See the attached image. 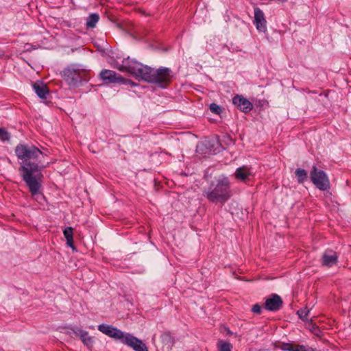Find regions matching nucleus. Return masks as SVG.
I'll return each instance as SVG.
<instances>
[{
    "label": "nucleus",
    "mask_w": 351,
    "mask_h": 351,
    "mask_svg": "<svg viewBox=\"0 0 351 351\" xmlns=\"http://www.w3.org/2000/svg\"><path fill=\"white\" fill-rule=\"evenodd\" d=\"M15 153L18 158L22 160L20 171L23 180L28 186L33 198L40 203L44 199L40 190L43 175L37 164L28 161L38 158L42 152L34 146L20 144L16 146Z\"/></svg>",
    "instance_id": "1"
},
{
    "label": "nucleus",
    "mask_w": 351,
    "mask_h": 351,
    "mask_svg": "<svg viewBox=\"0 0 351 351\" xmlns=\"http://www.w3.org/2000/svg\"><path fill=\"white\" fill-rule=\"evenodd\" d=\"M114 67L122 72H127L137 79L156 84L162 88L167 86L172 77L168 68L154 69L130 58L123 60L121 63L117 61Z\"/></svg>",
    "instance_id": "2"
},
{
    "label": "nucleus",
    "mask_w": 351,
    "mask_h": 351,
    "mask_svg": "<svg viewBox=\"0 0 351 351\" xmlns=\"http://www.w3.org/2000/svg\"><path fill=\"white\" fill-rule=\"evenodd\" d=\"M98 330L106 335L120 341L134 351H148L147 346L141 339L130 333H125L111 325L100 324L98 326Z\"/></svg>",
    "instance_id": "3"
},
{
    "label": "nucleus",
    "mask_w": 351,
    "mask_h": 351,
    "mask_svg": "<svg viewBox=\"0 0 351 351\" xmlns=\"http://www.w3.org/2000/svg\"><path fill=\"white\" fill-rule=\"evenodd\" d=\"M230 196V182L224 176L218 178L206 192V197L213 202L224 204Z\"/></svg>",
    "instance_id": "4"
},
{
    "label": "nucleus",
    "mask_w": 351,
    "mask_h": 351,
    "mask_svg": "<svg viewBox=\"0 0 351 351\" xmlns=\"http://www.w3.org/2000/svg\"><path fill=\"white\" fill-rule=\"evenodd\" d=\"M85 74L86 71L75 64L69 66L62 71L64 80L71 86H77L83 80L86 81Z\"/></svg>",
    "instance_id": "5"
},
{
    "label": "nucleus",
    "mask_w": 351,
    "mask_h": 351,
    "mask_svg": "<svg viewBox=\"0 0 351 351\" xmlns=\"http://www.w3.org/2000/svg\"><path fill=\"white\" fill-rule=\"evenodd\" d=\"M310 178L314 185L321 191H326L330 188V181L326 173L313 166Z\"/></svg>",
    "instance_id": "6"
},
{
    "label": "nucleus",
    "mask_w": 351,
    "mask_h": 351,
    "mask_svg": "<svg viewBox=\"0 0 351 351\" xmlns=\"http://www.w3.org/2000/svg\"><path fill=\"white\" fill-rule=\"evenodd\" d=\"M100 77L102 80L107 81L109 83L130 84L131 86H135V84L129 80L124 79L120 75H117L114 71L104 70L100 73Z\"/></svg>",
    "instance_id": "7"
},
{
    "label": "nucleus",
    "mask_w": 351,
    "mask_h": 351,
    "mask_svg": "<svg viewBox=\"0 0 351 351\" xmlns=\"http://www.w3.org/2000/svg\"><path fill=\"white\" fill-rule=\"evenodd\" d=\"M254 23L256 25V29L260 32H265L267 29L266 20L265 19L263 11L258 8H254Z\"/></svg>",
    "instance_id": "8"
},
{
    "label": "nucleus",
    "mask_w": 351,
    "mask_h": 351,
    "mask_svg": "<svg viewBox=\"0 0 351 351\" xmlns=\"http://www.w3.org/2000/svg\"><path fill=\"white\" fill-rule=\"evenodd\" d=\"M74 335L79 337L83 343L88 348H92L94 344L93 337L88 335V332L80 328H75L73 330Z\"/></svg>",
    "instance_id": "9"
},
{
    "label": "nucleus",
    "mask_w": 351,
    "mask_h": 351,
    "mask_svg": "<svg viewBox=\"0 0 351 351\" xmlns=\"http://www.w3.org/2000/svg\"><path fill=\"white\" fill-rule=\"evenodd\" d=\"M233 104L243 112H249L252 108V103L241 95H236L232 99Z\"/></svg>",
    "instance_id": "10"
},
{
    "label": "nucleus",
    "mask_w": 351,
    "mask_h": 351,
    "mask_svg": "<svg viewBox=\"0 0 351 351\" xmlns=\"http://www.w3.org/2000/svg\"><path fill=\"white\" fill-rule=\"evenodd\" d=\"M252 175L253 173L251 168L246 166H243L237 169L234 172L235 178L241 182H246L247 180H249Z\"/></svg>",
    "instance_id": "11"
},
{
    "label": "nucleus",
    "mask_w": 351,
    "mask_h": 351,
    "mask_svg": "<svg viewBox=\"0 0 351 351\" xmlns=\"http://www.w3.org/2000/svg\"><path fill=\"white\" fill-rule=\"evenodd\" d=\"M282 304V299L278 295L274 294L265 301V308L269 311H277Z\"/></svg>",
    "instance_id": "12"
},
{
    "label": "nucleus",
    "mask_w": 351,
    "mask_h": 351,
    "mask_svg": "<svg viewBox=\"0 0 351 351\" xmlns=\"http://www.w3.org/2000/svg\"><path fill=\"white\" fill-rule=\"evenodd\" d=\"M323 264L327 267H332L337 263V256L332 251H326L322 256Z\"/></svg>",
    "instance_id": "13"
},
{
    "label": "nucleus",
    "mask_w": 351,
    "mask_h": 351,
    "mask_svg": "<svg viewBox=\"0 0 351 351\" xmlns=\"http://www.w3.org/2000/svg\"><path fill=\"white\" fill-rule=\"evenodd\" d=\"M33 88L36 93L40 98H47V95L49 94V91L46 84L40 82H37L34 84Z\"/></svg>",
    "instance_id": "14"
},
{
    "label": "nucleus",
    "mask_w": 351,
    "mask_h": 351,
    "mask_svg": "<svg viewBox=\"0 0 351 351\" xmlns=\"http://www.w3.org/2000/svg\"><path fill=\"white\" fill-rule=\"evenodd\" d=\"M295 176L297 177L298 181L299 183H304L307 178V173L304 169H297L295 170Z\"/></svg>",
    "instance_id": "15"
},
{
    "label": "nucleus",
    "mask_w": 351,
    "mask_h": 351,
    "mask_svg": "<svg viewBox=\"0 0 351 351\" xmlns=\"http://www.w3.org/2000/svg\"><path fill=\"white\" fill-rule=\"evenodd\" d=\"M99 19V17L98 14H90L87 19V22H86L87 26L89 27H94L95 26L96 23L98 22Z\"/></svg>",
    "instance_id": "16"
},
{
    "label": "nucleus",
    "mask_w": 351,
    "mask_h": 351,
    "mask_svg": "<svg viewBox=\"0 0 351 351\" xmlns=\"http://www.w3.org/2000/svg\"><path fill=\"white\" fill-rule=\"evenodd\" d=\"M310 311L311 308L304 307V308L298 310L297 314L298 315L299 317L302 319L303 321H306L307 317L309 315Z\"/></svg>",
    "instance_id": "17"
},
{
    "label": "nucleus",
    "mask_w": 351,
    "mask_h": 351,
    "mask_svg": "<svg viewBox=\"0 0 351 351\" xmlns=\"http://www.w3.org/2000/svg\"><path fill=\"white\" fill-rule=\"evenodd\" d=\"M218 348L219 351H231L232 346L228 342L219 341L218 342Z\"/></svg>",
    "instance_id": "18"
},
{
    "label": "nucleus",
    "mask_w": 351,
    "mask_h": 351,
    "mask_svg": "<svg viewBox=\"0 0 351 351\" xmlns=\"http://www.w3.org/2000/svg\"><path fill=\"white\" fill-rule=\"evenodd\" d=\"M210 110L213 113L219 114V115L222 112L221 108L219 105H217L215 103H213L210 105Z\"/></svg>",
    "instance_id": "19"
},
{
    "label": "nucleus",
    "mask_w": 351,
    "mask_h": 351,
    "mask_svg": "<svg viewBox=\"0 0 351 351\" xmlns=\"http://www.w3.org/2000/svg\"><path fill=\"white\" fill-rule=\"evenodd\" d=\"M9 133L3 128H0V141H5L10 139Z\"/></svg>",
    "instance_id": "20"
},
{
    "label": "nucleus",
    "mask_w": 351,
    "mask_h": 351,
    "mask_svg": "<svg viewBox=\"0 0 351 351\" xmlns=\"http://www.w3.org/2000/svg\"><path fill=\"white\" fill-rule=\"evenodd\" d=\"M63 233L66 240L73 238V229L71 227L65 228Z\"/></svg>",
    "instance_id": "21"
},
{
    "label": "nucleus",
    "mask_w": 351,
    "mask_h": 351,
    "mask_svg": "<svg viewBox=\"0 0 351 351\" xmlns=\"http://www.w3.org/2000/svg\"><path fill=\"white\" fill-rule=\"evenodd\" d=\"M295 346V345H293V344H285L283 346V349L287 351H293Z\"/></svg>",
    "instance_id": "22"
},
{
    "label": "nucleus",
    "mask_w": 351,
    "mask_h": 351,
    "mask_svg": "<svg viewBox=\"0 0 351 351\" xmlns=\"http://www.w3.org/2000/svg\"><path fill=\"white\" fill-rule=\"evenodd\" d=\"M252 311L254 313H260L261 312V307L258 304H255L252 307Z\"/></svg>",
    "instance_id": "23"
},
{
    "label": "nucleus",
    "mask_w": 351,
    "mask_h": 351,
    "mask_svg": "<svg viewBox=\"0 0 351 351\" xmlns=\"http://www.w3.org/2000/svg\"><path fill=\"white\" fill-rule=\"evenodd\" d=\"M293 351H306V348L303 346L295 345Z\"/></svg>",
    "instance_id": "24"
},
{
    "label": "nucleus",
    "mask_w": 351,
    "mask_h": 351,
    "mask_svg": "<svg viewBox=\"0 0 351 351\" xmlns=\"http://www.w3.org/2000/svg\"><path fill=\"white\" fill-rule=\"evenodd\" d=\"M73 238L71 239V240L69 239H67L66 240V244L67 245H69V247H71L73 250H75V247L73 245Z\"/></svg>",
    "instance_id": "25"
}]
</instances>
